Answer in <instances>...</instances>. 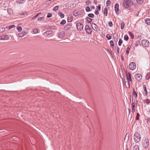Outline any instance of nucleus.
Instances as JSON below:
<instances>
[{
    "label": "nucleus",
    "mask_w": 150,
    "mask_h": 150,
    "mask_svg": "<svg viewBox=\"0 0 150 150\" xmlns=\"http://www.w3.org/2000/svg\"><path fill=\"white\" fill-rule=\"evenodd\" d=\"M58 14L62 18H63L64 17V14L62 13L59 12V13Z\"/></svg>",
    "instance_id": "72a5a7b5"
},
{
    "label": "nucleus",
    "mask_w": 150,
    "mask_h": 150,
    "mask_svg": "<svg viewBox=\"0 0 150 150\" xmlns=\"http://www.w3.org/2000/svg\"><path fill=\"white\" fill-rule=\"evenodd\" d=\"M130 3L131 2L130 1L125 0L123 1L122 6L125 8H127L129 7V5L130 4Z\"/></svg>",
    "instance_id": "f03ea898"
},
{
    "label": "nucleus",
    "mask_w": 150,
    "mask_h": 150,
    "mask_svg": "<svg viewBox=\"0 0 150 150\" xmlns=\"http://www.w3.org/2000/svg\"><path fill=\"white\" fill-rule=\"evenodd\" d=\"M149 144V141L148 139L147 138H145L143 141L142 144L144 148H147L148 147Z\"/></svg>",
    "instance_id": "7ed1b4c3"
},
{
    "label": "nucleus",
    "mask_w": 150,
    "mask_h": 150,
    "mask_svg": "<svg viewBox=\"0 0 150 150\" xmlns=\"http://www.w3.org/2000/svg\"><path fill=\"white\" fill-rule=\"evenodd\" d=\"M146 13L150 15V9L146 11Z\"/></svg>",
    "instance_id": "5fc2aeb1"
},
{
    "label": "nucleus",
    "mask_w": 150,
    "mask_h": 150,
    "mask_svg": "<svg viewBox=\"0 0 150 150\" xmlns=\"http://www.w3.org/2000/svg\"><path fill=\"white\" fill-rule=\"evenodd\" d=\"M135 111V110H134V108H132V113H134Z\"/></svg>",
    "instance_id": "e2e57ef3"
},
{
    "label": "nucleus",
    "mask_w": 150,
    "mask_h": 150,
    "mask_svg": "<svg viewBox=\"0 0 150 150\" xmlns=\"http://www.w3.org/2000/svg\"><path fill=\"white\" fill-rule=\"evenodd\" d=\"M135 79L138 81H140L142 78V76L141 75L139 74H136L135 75Z\"/></svg>",
    "instance_id": "9d476101"
},
{
    "label": "nucleus",
    "mask_w": 150,
    "mask_h": 150,
    "mask_svg": "<svg viewBox=\"0 0 150 150\" xmlns=\"http://www.w3.org/2000/svg\"><path fill=\"white\" fill-rule=\"evenodd\" d=\"M71 27V25L70 24L66 25L64 27V30H67L69 29Z\"/></svg>",
    "instance_id": "4468645a"
},
{
    "label": "nucleus",
    "mask_w": 150,
    "mask_h": 150,
    "mask_svg": "<svg viewBox=\"0 0 150 150\" xmlns=\"http://www.w3.org/2000/svg\"><path fill=\"white\" fill-rule=\"evenodd\" d=\"M86 11L87 12H89L91 11L90 8L89 6H87L86 8Z\"/></svg>",
    "instance_id": "4c0bfd02"
},
{
    "label": "nucleus",
    "mask_w": 150,
    "mask_h": 150,
    "mask_svg": "<svg viewBox=\"0 0 150 150\" xmlns=\"http://www.w3.org/2000/svg\"><path fill=\"white\" fill-rule=\"evenodd\" d=\"M8 13L10 14V15H11V14H12V13H13V11H12V10L11 9H8Z\"/></svg>",
    "instance_id": "4be33fe9"
},
{
    "label": "nucleus",
    "mask_w": 150,
    "mask_h": 150,
    "mask_svg": "<svg viewBox=\"0 0 150 150\" xmlns=\"http://www.w3.org/2000/svg\"><path fill=\"white\" fill-rule=\"evenodd\" d=\"M129 133H127L125 136V140L126 139L128 141L129 139Z\"/></svg>",
    "instance_id": "b1692460"
},
{
    "label": "nucleus",
    "mask_w": 150,
    "mask_h": 150,
    "mask_svg": "<svg viewBox=\"0 0 150 150\" xmlns=\"http://www.w3.org/2000/svg\"><path fill=\"white\" fill-rule=\"evenodd\" d=\"M134 139L135 141L136 142H139L141 140V135L137 133H135L134 135Z\"/></svg>",
    "instance_id": "f257e3e1"
},
{
    "label": "nucleus",
    "mask_w": 150,
    "mask_h": 150,
    "mask_svg": "<svg viewBox=\"0 0 150 150\" xmlns=\"http://www.w3.org/2000/svg\"><path fill=\"white\" fill-rule=\"evenodd\" d=\"M91 8H92V9H93L94 8V6L92 7H91Z\"/></svg>",
    "instance_id": "338daca9"
},
{
    "label": "nucleus",
    "mask_w": 150,
    "mask_h": 150,
    "mask_svg": "<svg viewBox=\"0 0 150 150\" xmlns=\"http://www.w3.org/2000/svg\"><path fill=\"white\" fill-rule=\"evenodd\" d=\"M33 32L35 33H38V30L36 28H35L33 30Z\"/></svg>",
    "instance_id": "09e8293b"
},
{
    "label": "nucleus",
    "mask_w": 150,
    "mask_h": 150,
    "mask_svg": "<svg viewBox=\"0 0 150 150\" xmlns=\"http://www.w3.org/2000/svg\"><path fill=\"white\" fill-rule=\"evenodd\" d=\"M145 101L146 103L147 104H149L150 103V100H149V99L147 98L146 99V100Z\"/></svg>",
    "instance_id": "ea45409f"
},
{
    "label": "nucleus",
    "mask_w": 150,
    "mask_h": 150,
    "mask_svg": "<svg viewBox=\"0 0 150 150\" xmlns=\"http://www.w3.org/2000/svg\"><path fill=\"white\" fill-rule=\"evenodd\" d=\"M128 34H129V35L130 36L131 38H132V39H133L134 38V35H133V33H131L130 32H129Z\"/></svg>",
    "instance_id": "bb28decb"
},
{
    "label": "nucleus",
    "mask_w": 150,
    "mask_h": 150,
    "mask_svg": "<svg viewBox=\"0 0 150 150\" xmlns=\"http://www.w3.org/2000/svg\"><path fill=\"white\" fill-rule=\"evenodd\" d=\"M133 150H139V147L137 145H135L133 148Z\"/></svg>",
    "instance_id": "aec40b11"
},
{
    "label": "nucleus",
    "mask_w": 150,
    "mask_h": 150,
    "mask_svg": "<svg viewBox=\"0 0 150 150\" xmlns=\"http://www.w3.org/2000/svg\"><path fill=\"white\" fill-rule=\"evenodd\" d=\"M110 43L111 46H112V45H114V42H113V41H112V40L110 41Z\"/></svg>",
    "instance_id": "49530a36"
},
{
    "label": "nucleus",
    "mask_w": 150,
    "mask_h": 150,
    "mask_svg": "<svg viewBox=\"0 0 150 150\" xmlns=\"http://www.w3.org/2000/svg\"><path fill=\"white\" fill-rule=\"evenodd\" d=\"M88 16L89 17L93 18L94 17V15L93 13H90L88 14Z\"/></svg>",
    "instance_id": "473e14b6"
},
{
    "label": "nucleus",
    "mask_w": 150,
    "mask_h": 150,
    "mask_svg": "<svg viewBox=\"0 0 150 150\" xmlns=\"http://www.w3.org/2000/svg\"><path fill=\"white\" fill-rule=\"evenodd\" d=\"M106 38L108 40H110L111 38V36L109 34H108L106 35Z\"/></svg>",
    "instance_id": "f704fd0d"
},
{
    "label": "nucleus",
    "mask_w": 150,
    "mask_h": 150,
    "mask_svg": "<svg viewBox=\"0 0 150 150\" xmlns=\"http://www.w3.org/2000/svg\"><path fill=\"white\" fill-rule=\"evenodd\" d=\"M59 7V6H55L53 8V10L54 11H56L58 10Z\"/></svg>",
    "instance_id": "c756f323"
},
{
    "label": "nucleus",
    "mask_w": 150,
    "mask_h": 150,
    "mask_svg": "<svg viewBox=\"0 0 150 150\" xmlns=\"http://www.w3.org/2000/svg\"><path fill=\"white\" fill-rule=\"evenodd\" d=\"M143 87L144 89V93H145L146 95H147L148 94V93H147V91L146 90V86L145 85H144L143 86Z\"/></svg>",
    "instance_id": "a211bd4d"
},
{
    "label": "nucleus",
    "mask_w": 150,
    "mask_h": 150,
    "mask_svg": "<svg viewBox=\"0 0 150 150\" xmlns=\"http://www.w3.org/2000/svg\"><path fill=\"white\" fill-rule=\"evenodd\" d=\"M76 27L77 29L80 30H82L83 29V25L80 23H78L77 24Z\"/></svg>",
    "instance_id": "1a4fd4ad"
},
{
    "label": "nucleus",
    "mask_w": 150,
    "mask_h": 150,
    "mask_svg": "<svg viewBox=\"0 0 150 150\" xmlns=\"http://www.w3.org/2000/svg\"><path fill=\"white\" fill-rule=\"evenodd\" d=\"M111 47L112 48V49L113 50H114L115 48V46H114V45H112V46H111Z\"/></svg>",
    "instance_id": "0e129e2a"
},
{
    "label": "nucleus",
    "mask_w": 150,
    "mask_h": 150,
    "mask_svg": "<svg viewBox=\"0 0 150 150\" xmlns=\"http://www.w3.org/2000/svg\"><path fill=\"white\" fill-rule=\"evenodd\" d=\"M131 47L130 46H129L126 49V54H127L128 55L129 54V51L130 50V48Z\"/></svg>",
    "instance_id": "393cba45"
},
{
    "label": "nucleus",
    "mask_w": 150,
    "mask_h": 150,
    "mask_svg": "<svg viewBox=\"0 0 150 150\" xmlns=\"http://www.w3.org/2000/svg\"><path fill=\"white\" fill-rule=\"evenodd\" d=\"M106 5L107 6H108L110 5V4L111 3V2L110 0H107V1H106Z\"/></svg>",
    "instance_id": "58836bf2"
},
{
    "label": "nucleus",
    "mask_w": 150,
    "mask_h": 150,
    "mask_svg": "<svg viewBox=\"0 0 150 150\" xmlns=\"http://www.w3.org/2000/svg\"><path fill=\"white\" fill-rule=\"evenodd\" d=\"M51 3L52 1H51V0H48L45 2V4L48 5Z\"/></svg>",
    "instance_id": "412c9836"
},
{
    "label": "nucleus",
    "mask_w": 150,
    "mask_h": 150,
    "mask_svg": "<svg viewBox=\"0 0 150 150\" xmlns=\"http://www.w3.org/2000/svg\"><path fill=\"white\" fill-rule=\"evenodd\" d=\"M122 42V40L120 38L118 42V45L119 46H120L121 45Z\"/></svg>",
    "instance_id": "7c9ffc66"
},
{
    "label": "nucleus",
    "mask_w": 150,
    "mask_h": 150,
    "mask_svg": "<svg viewBox=\"0 0 150 150\" xmlns=\"http://www.w3.org/2000/svg\"><path fill=\"white\" fill-rule=\"evenodd\" d=\"M97 7H98V8H97V9H98V11H99L100 9V4H99L98 5V6Z\"/></svg>",
    "instance_id": "864d4df0"
},
{
    "label": "nucleus",
    "mask_w": 150,
    "mask_h": 150,
    "mask_svg": "<svg viewBox=\"0 0 150 150\" xmlns=\"http://www.w3.org/2000/svg\"><path fill=\"white\" fill-rule=\"evenodd\" d=\"M71 21L72 20H71V18H69V17L68 18V21L69 22H71Z\"/></svg>",
    "instance_id": "052dcab7"
},
{
    "label": "nucleus",
    "mask_w": 150,
    "mask_h": 150,
    "mask_svg": "<svg viewBox=\"0 0 150 150\" xmlns=\"http://www.w3.org/2000/svg\"><path fill=\"white\" fill-rule=\"evenodd\" d=\"M9 37L7 35H3L0 36V40H7L8 39Z\"/></svg>",
    "instance_id": "6e6552de"
},
{
    "label": "nucleus",
    "mask_w": 150,
    "mask_h": 150,
    "mask_svg": "<svg viewBox=\"0 0 150 150\" xmlns=\"http://www.w3.org/2000/svg\"><path fill=\"white\" fill-rule=\"evenodd\" d=\"M120 48L118 47H117V54H119V52H120Z\"/></svg>",
    "instance_id": "6e6d98bb"
},
{
    "label": "nucleus",
    "mask_w": 150,
    "mask_h": 150,
    "mask_svg": "<svg viewBox=\"0 0 150 150\" xmlns=\"http://www.w3.org/2000/svg\"><path fill=\"white\" fill-rule=\"evenodd\" d=\"M19 1H20L19 2V4H22L25 2L26 0H19Z\"/></svg>",
    "instance_id": "c03bdc74"
},
{
    "label": "nucleus",
    "mask_w": 150,
    "mask_h": 150,
    "mask_svg": "<svg viewBox=\"0 0 150 150\" xmlns=\"http://www.w3.org/2000/svg\"><path fill=\"white\" fill-rule=\"evenodd\" d=\"M121 29H124V27L125 26V23L124 22L122 23H121Z\"/></svg>",
    "instance_id": "2f4dec72"
},
{
    "label": "nucleus",
    "mask_w": 150,
    "mask_h": 150,
    "mask_svg": "<svg viewBox=\"0 0 150 150\" xmlns=\"http://www.w3.org/2000/svg\"><path fill=\"white\" fill-rule=\"evenodd\" d=\"M66 21L65 20H63L61 22H60V24L61 25H64L66 23Z\"/></svg>",
    "instance_id": "e433bc0d"
},
{
    "label": "nucleus",
    "mask_w": 150,
    "mask_h": 150,
    "mask_svg": "<svg viewBox=\"0 0 150 150\" xmlns=\"http://www.w3.org/2000/svg\"><path fill=\"white\" fill-rule=\"evenodd\" d=\"M125 72L126 74V79L128 82L129 86V82H131L132 81L131 76L130 73L129 72L127 73V71H126Z\"/></svg>",
    "instance_id": "20e7f679"
},
{
    "label": "nucleus",
    "mask_w": 150,
    "mask_h": 150,
    "mask_svg": "<svg viewBox=\"0 0 150 150\" xmlns=\"http://www.w3.org/2000/svg\"><path fill=\"white\" fill-rule=\"evenodd\" d=\"M140 116L139 114L137 113V116H136V120H138L139 119V117Z\"/></svg>",
    "instance_id": "de8ad7c7"
},
{
    "label": "nucleus",
    "mask_w": 150,
    "mask_h": 150,
    "mask_svg": "<svg viewBox=\"0 0 150 150\" xmlns=\"http://www.w3.org/2000/svg\"><path fill=\"white\" fill-rule=\"evenodd\" d=\"M142 45L145 47H148L149 45V42L146 40H142Z\"/></svg>",
    "instance_id": "423d86ee"
},
{
    "label": "nucleus",
    "mask_w": 150,
    "mask_h": 150,
    "mask_svg": "<svg viewBox=\"0 0 150 150\" xmlns=\"http://www.w3.org/2000/svg\"><path fill=\"white\" fill-rule=\"evenodd\" d=\"M5 30L4 28L3 27H0V33L4 32Z\"/></svg>",
    "instance_id": "a878e982"
},
{
    "label": "nucleus",
    "mask_w": 150,
    "mask_h": 150,
    "mask_svg": "<svg viewBox=\"0 0 150 150\" xmlns=\"http://www.w3.org/2000/svg\"><path fill=\"white\" fill-rule=\"evenodd\" d=\"M95 13L97 15H98L99 14V12L97 11H96L95 12Z\"/></svg>",
    "instance_id": "13d9d810"
},
{
    "label": "nucleus",
    "mask_w": 150,
    "mask_h": 150,
    "mask_svg": "<svg viewBox=\"0 0 150 150\" xmlns=\"http://www.w3.org/2000/svg\"><path fill=\"white\" fill-rule=\"evenodd\" d=\"M26 32L25 31H23L22 33H20L18 34V35L19 37H22L24 36L26 34Z\"/></svg>",
    "instance_id": "2eb2a0df"
},
{
    "label": "nucleus",
    "mask_w": 150,
    "mask_h": 150,
    "mask_svg": "<svg viewBox=\"0 0 150 150\" xmlns=\"http://www.w3.org/2000/svg\"><path fill=\"white\" fill-rule=\"evenodd\" d=\"M39 13H38V14H37L35 16H34L32 18V19H34L36 17H37L39 15Z\"/></svg>",
    "instance_id": "3c124183"
},
{
    "label": "nucleus",
    "mask_w": 150,
    "mask_h": 150,
    "mask_svg": "<svg viewBox=\"0 0 150 150\" xmlns=\"http://www.w3.org/2000/svg\"><path fill=\"white\" fill-rule=\"evenodd\" d=\"M144 0H137V1L138 4H142L143 3Z\"/></svg>",
    "instance_id": "cd10ccee"
},
{
    "label": "nucleus",
    "mask_w": 150,
    "mask_h": 150,
    "mask_svg": "<svg viewBox=\"0 0 150 150\" xmlns=\"http://www.w3.org/2000/svg\"><path fill=\"white\" fill-rule=\"evenodd\" d=\"M119 4L117 3H116L115 4V12L117 14H118V12L119 11Z\"/></svg>",
    "instance_id": "f8f14e48"
},
{
    "label": "nucleus",
    "mask_w": 150,
    "mask_h": 150,
    "mask_svg": "<svg viewBox=\"0 0 150 150\" xmlns=\"http://www.w3.org/2000/svg\"><path fill=\"white\" fill-rule=\"evenodd\" d=\"M129 37L127 35H125L124 37V39L126 41H127L128 40Z\"/></svg>",
    "instance_id": "c9c22d12"
},
{
    "label": "nucleus",
    "mask_w": 150,
    "mask_h": 150,
    "mask_svg": "<svg viewBox=\"0 0 150 150\" xmlns=\"http://www.w3.org/2000/svg\"><path fill=\"white\" fill-rule=\"evenodd\" d=\"M129 67L130 69L133 70L136 68V64L134 62H132L130 63Z\"/></svg>",
    "instance_id": "39448f33"
},
{
    "label": "nucleus",
    "mask_w": 150,
    "mask_h": 150,
    "mask_svg": "<svg viewBox=\"0 0 150 150\" xmlns=\"http://www.w3.org/2000/svg\"><path fill=\"white\" fill-rule=\"evenodd\" d=\"M52 33V31L51 30L48 31L46 32H45L44 33V34L45 35H47L51 34Z\"/></svg>",
    "instance_id": "f3484780"
},
{
    "label": "nucleus",
    "mask_w": 150,
    "mask_h": 150,
    "mask_svg": "<svg viewBox=\"0 0 150 150\" xmlns=\"http://www.w3.org/2000/svg\"><path fill=\"white\" fill-rule=\"evenodd\" d=\"M86 32L88 34H90L91 32V29L89 28L88 25H86L85 28Z\"/></svg>",
    "instance_id": "9b49d317"
},
{
    "label": "nucleus",
    "mask_w": 150,
    "mask_h": 150,
    "mask_svg": "<svg viewBox=\"0 0 150 150\" xmlns=\"http://www.w3.org/2000/svg\"><path fill=\"white\" fill-rule=\"evenodd\" d=\"M86 3L87 5H89V4H90L91 1L89 0H87L86 1Z\"/></svg>",
    "instance_id": "8fccbe9b"
},
{
    "label": "nucleus",
    "mask_w": 150,
    "mask_h": 150,
    "mask_svg": "<svg viewBox=\"0 0 150 150\" xmlns=\"http://www.w3.org/2000/svg\"><path fill=\"white\" fill-rule=\"evenodd\" d=\"M133 95H134V97L135 98H136L137 97V96H138L137 93L135 91L134 89V88L133 89Z\"/></svg>",
    "instance_id": "6ab92c4d"
},
{
    "label": "nucleus",
    "mask_w": 150,
    "mask_h": 150,
    "mask_svg": "<svg viewBox=\"0 0 150 150\" xmlns=\"http://www.w3.org/2000/svg\"><path fill=\"white\" fill-rule=\"evenodd\" d=\"M43 18V17H40L39 18H38V21H41Z\"/></svg>",
    "instance_id": "bf43d9fd"
},
{
    "label": "nucleus",
    "mask_w": 150,
    "mask_h": 150,
    "mask_svg": "<svg viewBox=\"0 0 150 150\" xmlns=\"http://www.w3.org/2000/svg\"><path fill=\"white\" fill-rule=\"evenodd\" d=\"M108 25L110 27L112 26L113 24L112 21H110L108 23Z\"/></svg>",
    "instance_id": "79ce46f5"
},
{
    "label": "nucleus",
    "mask_w": 150,
    "mask_h": 150,
    "mask_svg": "<svg viewBox=\"0 0 150 150\" xmlns=\"http://www.w3.org/2000/svg\"><path fill=\"white\" fill-rule=\"evenodd\" d=\"M121 58H122V60H124V58L123 57V56L122 55L121 56Z\"/></svg>",
    "instance_id": "69168bd1"
},
{
    "label": "nucleus",
    "mask_w": 150,
    "mask_h": 150,
    "mask_svg": "<svg viewBox=\"0 0 150 150\" xmlns=\"http://www.w3.org/2000/svg\"><path fill=\"white\" fill-rule=\"evenodd\" d=\"M15 27V26L14 25H11L9 26L8 27V28L9 29H10L11 28H14V27Z\"/></svg>",
    "instance_id": "37998d69"
},
{
    "label": "nucleus",
    "mask_w": 150,
    "mask_h": 150,
    "mask_svg": "<svg viewBox=\"0 0 150 150\" xmlns=\"http://www.w3.org/2000/svg\"><path fill=\"white\" fill-rule=\"evenodd\" d=\"M52 14L51 13H48L47 14V18H50L52 17Z\"/></svg>",
    "instance_id": "a19ab883"
},
{
    "label": "nucleus",
    "mask_w": 150,
    "mask_h": 150,
    "mask_svg": "<svg viewBox=\"0 0 150 150\" xmlns=\"http://www.w3.org/2000/svg\"><path fill=\"white\" fill-rule=\"evenodd\" d=\"M132 108H134L135 104L134 103L132 102Z\"/></svg>",
    "instance_id": "4d7b16f0"
},
{
    "label": "nucleus",
    "mask_w": 150,
    "mask_h": 150,
    "mask_svg": "<svg viewBox=\"0 0 150 150\" xmlns=\"http://www.w3.org/2000/svg\"><path fill=\"white\" fill-rule=\"evenodd\" d=\"M144 21L148 25H150V18H147L145 19Z\"/></svg>",
    "instance_id": "dca6fc26"
},
{
    "label": "nucleus",
    "mask_w": 150,
    "mask_h": 150,
    "mask_svg": "<svg viewBox=\"0 0 150 150\" xmlns=\"http://www.w3.org/2000/svg\"><path fill=\"white\" fill-rule=\"evenodd\" d=\"M149 112H150V109L149 110Z\"/></svg>",
    "instance_id": "774afa93"
},
{
    "label": "nucleus",
    "mask_w": 150,
    "mask_h": 150,
    "mask_svg": "<svg viewBox=\"0 0 150 150\" xmlns=\"http://www.w3.org/2000/svg\"><path fill=\"white\" fill-rule=\"evenodd\" d=\"M88 22V23H91V22L92 20V19L91 18L89 17H88L86 18Z\"/></svg>",
    "instance_id": "c85d7f7f"
},
{
    "label": "nucleus",
    "mask_w": 150,
    "mask_h": 150,
    "mask_svg": "<svg viewBox=\"0 0 150 150\" xmlns=\"http://www.w3.org/2000/svg\"><path fill=\"white\" fill-rule=\"evenodd\" d=\"M139 12H137L135 14V16H138L139 14Z\"/></svg>",
    "instance_id": "680f3d73"
},
{
    "label": "nucleus",
    "mask_w": 150,
    "mask_h": 150,
    "mask_svg": "<svg viewBox=\"0 0 150 150\" xmlns=\"http://www.w3.org/2000/svg\"><path fill=\"white\" fill-rule=\"evenodd\" d=\"M150 77V73L148 74L146 76V78L148 79Z\"/></svg>",
    "instance_id": "603ef678"
},
{
    "label": "nucleus",
    "mask_w": 150,
    "mask_h": 150,
    "mask_svg": "<svg viewBox=\"0 0 150 150\" xmlns=\"http://www.w3.org/2000/svg\"><path fill=\"white\" fill-rule=\"evenodd\" d=\"M104 13L105 16H107L108 14V10L106 8H105L104 10Z\"/></svg>",
    "instance_id": "5701e85b"
},
{
    "label": "nucleus",
    "mask_w": 150,
    "mask_h": 150,
    "mask_svg": "<svg viewBox=\"0 0 150 150\" xmlns=\"http://www.w3.org/2000/svg\"><path fill=\"white\" fill-rule=\"evenodd\" d=\"M17 30L19 31H21L22 30V28L21 27H17Z\"/></svg>",
    "instance_id": "a18cd8bd"
},
{
    "label": "nucleus",
    "mask_w": 150,
    "mask_h": 150,
    "mask_svg": "<svg viewBox=\"0 0 150 150\" xmlns=\"http://www.w3.org/2000/svg\"><path fill=\"white\" fill-rule=\"evenodd\" d=\"M64 35L65 33L64 31H62L59 33L58 36L59 38H62L64 36Z\"/></svg>",
    "instance_id": "ddd939ff"
},
{
    "label": "nucleus",
    "mask_w": 150,
    "mask_h": 150,
    "mask_svg": "<svg viewBox=\"0 0 150 150\" xmlns=\"http://www.w3.org/2000/svg\"><path fill=\"white\" fill-rule=\"evenodd\" d=\"M92 27L95 31L98 32L100 30V29L98 26L94 23H92L91 25Z\"/></svg>",
    "instance_id": "0eeeda50"
}]
</instances>
